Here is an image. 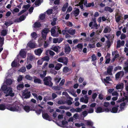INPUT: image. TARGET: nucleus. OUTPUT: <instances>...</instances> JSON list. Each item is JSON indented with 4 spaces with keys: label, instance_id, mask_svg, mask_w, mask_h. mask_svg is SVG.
I'll list each match as a JSON object with an SVG mask.
<instances>
[{
    "label": "nucleus",
    "instance_id": "1",
    "mask_svg": "<svg viewBox=\"0 0 128 128\" xmlns=\"http://www.w3.org/2000/svg\"><path fill=\"white\" fill-rule=\"evenodd\" d=\"M7 107V109L12 111L20 112L21 110V104L17 101H16L12 104H8Z\"/></svg>",
    "mask_w": 128,
    "mask_h": 128
},
{
    "label": "nucleus",
    "instance_id": "2",
    "mask_svg": "<svg viewBox=\"0 0 128 128\" xmlns=\"http://www.w3.org/2000/svg\"><path fill=\"white\" fill-rule=\"evenodd\" d=\"M52 80V78L50 76L45 77L43 79L44 84L46 86L52 87L53 84L51 81Z\"/></svg>",
    "mask_w": 128,
    "mask_h": 128
},
{
    "label": "nucleus",
    "instance_id": "3",
    "mask_svg": "<svg viewBox=\"0 0 128 128\" xmlns=\"http://www.w3.org/2000/svg\"><path fill=\"white\" fill-rule=\"evenodd\" d=\"M49 32V29L47 28H44L42 32V37L44 40H46L47 34Z\"/></svg>",
    "mask_w": 128,
    "mask_h": 128
},
{
    "label": "nucleus",
    "instance_id": "4",
    "mask_svg": "<svg viewBox=\"0 0 128 128\" xmlns=\"http://www.w3.org/2000/svg\"><path fill=\"white\" fill-rule=\"evenodd\" d=\"M113 66H109L107 68V71L104 72V74L105 75H112V72L113 69Z\"/></svg>",
    "mask_w": 128,
    "mask_h": 128
},
{
    "label": "nucleus",
    "instance_id": "5",
    "mask_svg": "<svg viewBox=\"0 0 128 128\" xmlns=\"http://www.w3.org/2000/svg\"><path fill=\"white\" fill-rule=\"evenodd\" d=\"M42 117L44 119L50 121L52 120L51 118L47 113H44L42 114Z\"/></svg>",
    "mask_w": 128,
    "mask_h": 128
},
{
    "label": "nucleus",
    "instance_id": "6",
    "mask_svg": "<svg viewBox=\"0 0 128 128\" xmlns=\"http://www.w3.org/2000/svg\"><path fill=\"white\" fill-rule=\"evenodd\" d=\"M124 74V72L123 71H120L117 72L115 75V78L116 80H118L119 77L122 78Z\"/></svg>",
    "mask_w": 128,
    "mask_h": 128
},
{
    "label": "nucleus",
    "instance_id": "7",
    "mask_svg": "<svg viewBox=\"0 0 128 128\" xmlns=\"http://www.w3.org/2000/svg\"><path fill=\"white\" fill-rule=\"evenodd\" d=\"M10 87H7L6 85H4L1 87V89L4 92V93L5 94H7L8 93V90Z\"/></svg>",
    "mask_w": 128,
    "mask_h": 128
},
{
    "label": "nucleus",
    "instance_id": "8",
    "mask_svg": "<svg viewBox=\"0 0 128 128\" xmlns=\"http://www.w3.org/2000/svg\"><path fill=\"white\" fill-rule=\"evenodd\" d=\"M29 106L30 107V110L34 111L35 109L37 108L38 105H35V104L30 102L29 104Z\"/></svg>",
    "mask_w": 128,
    "mask_h": 128
},
{
    "label": "nucleus",
    "instance_id": "9",
    "mask_svg": "<svg viewBox=\"0 0 128 128\" xmlns=\"http://www.w3.org/2000/svg\"><path fill=\"white\" fill-rule=\"evenodd\" d=\"M30 92L29 91H27L26 92H23L22 94V96H24V98H29L30 96Z\"/></svg>",
    "mask_w": 128,
    "mask_h": 128
},
{
    "label": "nucleus",
    "instance_id": "10",
    "mask_svg": "<svg viewBox=\"0 0 128 128\" xmlns=\"http://www.w3.org/2000/svg\"><path fill=\"white\" fill-rule=\"evenodd\" d=\"M26 16L23 15L20 16L18 19H16L14 20V22H19L24 20L26 18Z\"/></svg>",
    "mask_w": 128,
    "mask_h": 128
},
{
    "label": "nucleus",
    "instance_id": "11",
    "mask_svg": "<svg viewBox=\"0 0 128 128\" xmlns=\"http://www.w3.org/2000/svg\"><path fill=\"white\" fill-rule=\"evenodd\" d=\"M19 54L22 58H25L26 56L25 52L22 49L21 50Z\"/></svg>",
    "mask_w": 128,
    "mask_h": 128
},
{
    "label": "nucleus",
    "instance_id": "12",
    "mask_svg": "<svg viewBox=\"0 0 128 128\" xmlns=\"http://www.w3.org/2000/svg\"><path fill=\"white\" fill-rule=\"evenodd\" d=\"M71 49L68 44L66 45L64 47L65 52L66 54H69L70 52Z\"/></svg>",
    "mask_w": 128,
    "mask_h": 128
},
{
    "label": "nucleus",
    "instance_id": "13",
    "mask_svg": "<svg viewBox=\"0 0 128 128\" xmlns=\"http://www.w3.org/2000/svg\"><path fill=\"white\" fill-rule=\"evenodd\" d=\"M34 83L38 84H41L42 83V81L40 79L36 77L35 76H34Z\"/></svg>",
    "mask_w": 128,
    "mask_h": 128
},
{
    "label": "nucleus",
    "instance_id": "14",
    "mask_svg": "<svg viewBox=\"0 0 128 128\" xmlns=\"http://www.w3.org/2000/svg\"><path fill=\"white\" fill-rule=\"evenodd\" d=\"M95 112L97 113L104 112V110H103V108H102L101 107H98L96 108Z\"/></svg>",
    "mask_w": 128,
    "mask_h": 128
},
{
    "label": "nucleus",
    "instance_id": "15",
    "mask_svg": "<svg viewBox=\"0 0 128 128\" xmlns=\"http://www.w3.org/2000/svg\"><path fill=\"white\" fill-rule=\"evenodd\" d=\"M111 31V29L110 27L107 26L105 27L103 30V32L104 33H106L108 32H110Z\"/></svg>",
    "mask_w": 128,
    "mask_h": 128
},
{
    "label": "nucleus",
    "instance_id": "16",
    "mask_svg": "<svg viewBox=\"0 0 128 128\" xmlns=\"http://www.w3.org/2000/svg\"><path fill=\"white\" fill-rule=\"evenodd\" d=\"M42 51L43 50L41 48H40L37 49L36 50H35L34 52L36 55L40 56L41 55Z\"/></svg>",
    "mask_w": 128,
    "mask_h": 128
},
{
    "label": "nucleus",
    "instance_id": "17",
    "mask_svg": "<svg viewBox=\"0 0 128 128\" xmlns=\"http://www.w3.org/2000/svg\"><path fill=\"white\" fill-rule=\"evenodd\" d=\"M8 104L5 105L3 104H0V110H3L6 109H7Z\"/></svg>",
    "mask_w": 128,
    "mask_h": 128
},
{
    "label": "nucleus",
    "instance_id": "18",
    "mask_svg": "<svg viewBox=\"0 0 128 128\" xmlns=\"http://www.w3.org/2000/svg\"><path fill=\"white\" fill-rule=\"evenodd\" d=\"M61 79V78L60 77L58 76H56L54 78V80L56 84H58Z\"/></svg>",
    "mask_w": 128,
    "mask_h": 128
},
{
    "label": "nucleus",
    "instance_id": "19",
    "mask_svg": "<svg viewBox=\"0 0 128 128\" xmlns=\"http://www.w3.org/2000/svg\"><path fill=\"white\" fill-rule=\"evenodd\" d=\"M119 107L118 105L116 106L113 107L110 110L111 112L113 113H116L117 112L118 110V108Z\"/></svg>",
    "mask_w": 128,
    "mask_h": 128
},
{
    "label": "nucleus",
    "instance_id": "20",
    "mask_svg": "<svg viewBox=\"0 0 128 128\" xmlns=\"http://www.w3.org/2000/svg\"><path fill=\"white\" fill-rule=\"evenodd\" d=\"M12 92V88L10 87L8 90V93H9L10 96L11 97H13L14 95V93Z\"/></svg>",
    "mask_w": 128,
    "mask_h": 128
},
{
    "label": "nucleus",
    "instance_id": "21",
    "mask_svg": "<svg viewBox=\"0 0 128 128\" xmlns=\"http://www.w3.org/2000/svg\"><path fill=\"white\" fill-rule=\"evenodd\" d=\"M67 32L71 35H74L76 32L75 30H67Z\"/></svg>",
    "mask_w": 128,
    "mask_h": 128
},
{
    "label": "nucleus",
    "instance_id": "22",
    "mask_svg": "<svg viewBox=\"0 0 128 128\" xmlns=\"http://www.w3.org/2000/svg\"><path fill=\"white\" fill-rule=\"evenodd\" d=\"M62 66V64L58 63L55 66V69L56 70H58L60 69Z\"/></svg>",
    "mask_w": 128,
    "mask_h": 128
},
{
    "label": "nucleus",
    "instance_id": "23",
    "mask_svg": "<svg viewBox=\"0 0 128 128\" xmlns=\"http://www.w3.org/2000/svg\"><path fill=\"white\" fill-rule=\"evenodd\" d=\"M80 12V10L78 8H77L74 11L73 13L74 16L75 17L77 16L79 14Z\"/></svg>",
    "mask_w": 128,
    "mask_h": 128
},
{
    "label": "nucleus",
    "instance_id": "24",
    "mask_svg": "<svg viewBox=\"0 0 128 128\" xmlns=\"http://www.w3.org/2000/svg\"><path fill=\"white\" fill-rule=\"evenodd\" d=\"M28 45L29 47L31 48H34L36 47L35 44L33 42H29L28 44Z\"/></svg>",
    "mask_w": 128,
    "mask_h": 128
},
{
    "label": "nucleus",
    "instance_id": "25",
    "mask_svg": "<svg viewBox=\"0 0 128 128\" xmlns=\"http://www.w3.org/2000/svg\"><path fill=\"white\" fill-rule=\"evenodd\" d=\"M104 10L106 11H108L110 12H112L113 11V10L111 8L108 6H106L104 8Z\"/></svg>",
    "mask_w": 128,
    "mask_h": 128
},
{
    "label": "nucleus",
    "instance_id": "26",
    "mask_svg": "<svg viewBox=\"0 0 128 128\" xmlns=\"http://www.w3.org/2000/svg\"><path fill=\"white\" fill-rule=\"evenodd\" d=\"M23 109L27 112H28L30 110L29 106L26 105L23 106Z\"/></svg>",
    "mask_w": 128,
    "mask_h": 128
},
{
    "label": "nucleus",
    "instance_id": "27",
    "mask_svg": "<svg viewBox=\"0 0 128 128\" xmlns=\"http://www.w3.org/2000/svg\"><path fill=\"white\" fill-rule=\"evenodd\" d=\"M45 40L42 37V38L40 37L38 40V42L39 43V45L40 46H42V45L43 43L45 41Z\"/></svg>",
    "mask_w": 128,
    "mask_h": 128
},
{
    "label": "nucleus",
    "instance_id": "28",
    "mask_svg": "<svg viewBox=\"0 0 128 128\" xmlns=\"http://www.w3.org/2000/svg\"><path fill=\"white\" fill-rule=\"evenodd\" d=\"M18 65V63L17 61L15 60H14L11 64V66L12 67H16Z\"/></svg>",
    "mask_w": 128,
    "mask_h": 128
},
{
    "label": "nucleus",
    "instance_id": "29",
    "mask_svg": "<svg viewBox=\"0 0 128 128\" xmlns=\"http://www.w3.org/2000/svg\"><path fill=\"white\" fill-rule=\"evenodd\" d=\"M123 86L124 84L123 83L118 84L116 86V88L117 90L122 89L123 88Z\"/></svg>",
    "mask_w": 128,
    "mask_h": 128
},
{
    "label": "nucleus",
    "instance_id": "30",
    "mask_svg": "<svg viewBox=\"0 0 128 128\" xmlns=\"http://www.w3.org/2000/svg\"><path fill=\"white\" fill-rule=\"evenodd\" d=\"M56 28V26H54V28H52L51 29L50 32L51 33V35L54 37V36L55 35V33L56 32V30H55V29H54V28Z\"/></svg>",
    "mask_w": 128,
    "mask_h": 128
},
{
    "label": "nucleus",
    "instance_id": "31",
    "mask_svg": "<svg viewBox=\"0 0 128 128\" xmlns=\"http://www.w3.org/2000/svg\"><path fill=\"white\" fill-rule=\"evenodd\" d=\"M63 63L66 66L68 62V59L66 57H63Z\"/></svg>",
    "mask_w": 128,
    "mask_h": 128
},
{
    "label": "nucleus",
    "instance_id": "32",
    "mask_svg": "<svg viewBox=\"0 0 128 128\" xmlns=\"http://www.w3.org/2000/svg\"><path fill=\"white\" fill-rule=\"evenodd\" d=\"M35 28H39L41 26V25L40 22H36L34 24Z\"/></svg>",
    "mask_w": 128,
    "mask_h": 128
},
{
    "label": "nucleus",
    "instance_id": "33",
    "mask_svg": "<svg viewBox=\"0 0 128 128\" xmlns=\"http://www.w3.org/2000/svg\"><path fill=\"white\" fill-rule=\"evenodd\" d=\"M60 86H53L52 88V89L54 90H60V89L62 88V87H60Z\"/></svg>",
    "mask_w": 128,
    "mask_h": 128
},
{
    "label": "nucleus",
    "instance_id": "34",
    "mask_svg": "<svg viewBox=\"0 0 128 128\" xmlns=\"http://www.w3.org/2000/svg\"><path fill=\"white\" fill-rule=\"evenodd\" d=\"M12 81L10 79H8L6 80V83L8 85H10L12 84Z\"/></svg>",
    "mask_w": 128,
    "mask_h": 128
},
{
    "label": "nucleus",
    "instance_id": "35",
    "mask_svg": "<svg viewBox=\"0 0 128 128\" xmlns=\"http://www.w3.org/2000/svg\"><path fill=\"white\" fill-rule=\"evenodd\" d=\"M111 80V79L110 77V76H107L106 77V79L104 78V82L106 83H109V82L108 81H110Z\"/></svg>",
    "mask_w": 128,
    "mask_h": 128
},
{
    "label": "nucleus",
    "instance_id": "36",
    "mask_svg": "<svg viewBox=\"0 0 128 128\" xmlns=\"http://www.w3.org/2000/svg\"><path fill=\"white\" fill-rule=\"evenodd\" d=\"M25 78H26L27 80H30L32 81H33L32 78V77L30 76L29 75H26L25 77Z\"/></svg>",
    "mask_w": 128,
    "mask_h": 128
},
{
    "label": "nucleus",
    "instance_id": "37",
    "mask_svg": "<svg viewBox=\"0 0 128 128\" xmlns=\"http://www.w3.org/2000/svg\"><path fill=\"white\" fill-rule=\"evenodd\" d=\"M14 23L12 21H9V22H6L4 24L6 26H9L11 25V24H13Z\"/></svg>",
    "mask_w": 128,
    "mask_h": 128
},
{
    "label": "nucleus",
    "instance_id": "38",
    "mask_svg": "<svg viewBox=\"0 0 128 128\" xmlns=\"http://www.w3.org/2000/svg\"><path fill=\"white\" fill-rule=\"evenodd\" d=\"M7 34V31L6 30H3L1 32V35L3 36H6Z\"/></svg>",
    "mask_w": 128,
    "mask_h": 128
},
{
    "label": "nucleus",
    "instance_id": "39",
    "mask_svg": "<svg viewBox=\"0 0 128 128\" xmlns=\"http://www.w3.org/2000/svg\"><path fill=\"white\" fill-rule=\"evenodd\" d=\"M24 87V84H18L17 86V88L18 90H20V88H23Z\"/></svg>",
    "mask_w": 128,
    "mask_h": 128
},
{
    "label": "nucleus",
    "instance_id": "40",
    "mask_svg": "<svg viewBox=\"0 0 128 128\" xmlns=\"http://www.w3.org/2000/svg\"><path fill=\"white\" fill-rule=\"evenodd\" d=\"M41 4L40 0H36L34 2L35 4L38 6H40Z\"/></svg>",
    "mask_w": 128,
    "mask_h": 128
},
{
    "label": "nucleus",
    "instance_id": "41",
    "mask_svg": "<svg viewBox=\"0 0 128 128\" xmlns=\"http://www.w3.org/2000/svg\"><path fill=\"white\" fill-rule=\"evenodd\" d=\"M49 59V57L48 56H45L42 58L43 61H46L47 62H48Z\"/></svg>",
    "mask_w": 128,
    "mask_h": 128
},
{
    "label": "nucleus",
    "instance_id": "42",
    "mask_svg": "<svg viewBox=\"0 0 128 128\" xmlns=\"http://www.w3.org/2000/svg\"><path fill=\"white\" fill-rule=\"evenodd\" d=\"M44 42V48H46L48 47V45H49V42L48 41H45Z\"/></svg>",
    "mask_w": 128,
    "mask_h": 128
},
{
    "label": "nucleus",
    "instance_id": "43",
    "mask_svg": "<svg viewBox=\"0 0 128 128\" xmlns=\"http://www.w3.org/2000/svg\"><path fill=\"white\" fill-rule=\"evenodd\" d=\"M76 47L82 50L83 47V45L82 44H78Z\"/></svg>",
    "mask_w": 128,
    "mask_h": 128
},
{
    "label": "nucleus",
    "instance_id": "44",
    "mask_svg": "<svg viewBox=\"0 0 128 128\" xmlns=\"http://www.w3.org/2000/svg\"><path fill=\"white\" fill-rule=\"evenodd\" d=\"M69 70L70 69L68 67L65 66L64 68L63 71L65 73H66L68 72Z\"/></svg>",
    "mask_w": 128,
    "mask_h": 128
},
{
    "label": "nucleus",
    "instance_id": "45",
    "mask_svg": "<svg viewBox=\"0 0 128 128\" xmlns=\"http://www.w3.org/2000/svg\"><path fill=\"white\" fill-rule=\"evenodd\" d=\"M86 124L87 126H92L93 125V124L92 122L91 121L86 120Z\"/></svg>",
    "mask_w": 128,
    "mask_h": 128
},
{
    "label": "nucleus",
    "instance_id": "46",
    "mask_svg": "<svg viewBox=\"0 0 128 128\" xmlns=\"http://www.w3.org/2000/svg\"><path fill=\"white\" fill-rule=\"evenodd\" d=\"M42 110L41 109H35V110L34 111H35L36 113L38 114H40L41 113V112Z\"/></svg>",
    "mask_w": 128,
    "mask_h": 128
},
{
    "label": "nucleus",
    "instance_id": "47",
    "mask_svg": "<svg viewBox=\"0 0 128 128\" xmlns=\"http://www.w3.org/2000/svg\"><path fill=\"white\" fill-rule=\"evenodd\" d=\"M94 6V2L91 3H89L86 6V8L90 7L92 6Z\"/></svg>",
    "mask_w": 128,
    "mask_h": 128
},
{
    "label": "nucleus",
    "instance_id": "48",
    "mask_svg": "<svg viewBox=\"0 0 128 128\" xmlns=\"http://www.w3.org/2000/svg\"><path fill=\"white\" fill-rule=\"evenodd\" d=\"M92 61L94 62L97 59L96 56L94 54H93L91 56Z\"/></svg>",
    "mask_w": 128,
    "mask_h": 128
},
{
    "label": "nucleus",
    "instance_id": "49",
    "mask_svg": "<svg viewBox=\"0 0 128 128\" xmlns=\"http://www.w3.org/2000/svg\"><path fill=\"white\" fill-rule=\"evenodd\" d=\"M46 15L44 14H41L40 15V19L42 20H44L45 18Z\"/></svg>",
    "mask_w": 128,
    "mask_h": 128
},
{
    "label": "nucleus",
    "instance_id": "50",
    "mask_svg": "<svg viewBox=\"0 0 128 128\" xmlns=\"http://www.w3.org/2000/svg\"><path fill=\"white\" fill-rule=\"evenodd\" d=\"M37 34L35 32H32L31 34V36L32 38H36L37 37Z\"/></svg>",
    "mask_w": 128,
    "mask_h": 128
},
{
    "label": "nucleus",
    "instance_id": "51",
    "mask_svg": "<svg viewBox=\"0 0 128 128\" xmlns=\"http://www.w3.org/2000/svg\"><path fill=\"white\" fill-rule=\"evenodd\" d=\"M95 44L94 43H93L92 44H88V46L90 48H95L96 47Z\"/></svg>",
    "mask_w": 128,
    "mask_h": 128
},
{
    "label": "nucleus",
    "instance_id": "52",
    "mask_svg": "<svg viewBox=\"0 0 128 128\" xmlns=\"http://www.w3.org/2000/svg\"><path fill=\"white\" fill-rule=\"evenodd\" d=\"M26 11V10L24 9L21 11L18 14V16H20L22 14L24 13V12H25Z\"/></svg>",
    "mask_w": 128,
    "mask_h": 128
},
{
    "label": "nucleus",
    "instance_id": "53",
    "mask_svg": "<svg viewBox=\"0 0 128 128\" xmlns=\"http://www.w3.org/2000/svg\"><path fill=\"white\" fill-rule=\"evenodd\" d=\"M30 6L29 4H28L26 5H24L23 6L22 8H25V9L26 10L30 7Z\"/></svg>",
    "mask_w": 128,
    "mask_h": 128
},
{
    "label": "nucleus",
    "instance_id": "54",
    "mask_svg": "<svg viewBox=\"0 0 128 128\" xmlns=\"http://www.w3.org/2000/svg\"><path fill=\"white\" fill-rule=\"evenodd\" d=\"M56 18H54L53 19V21L51 22V24L52 26H54L56 25Z\"/></svg>",
    "mask_w": 128,
    "mask_h": 128
},
{
    "label": "nucleus",
    "instance_id": "55",
    "mask_svg": "<svg viewBox=\"0 0 128 128\" xmlns=\"http://www.w3.org/2000/svg\"><path fill=\"white\" fill-rule=\"evenodd\" d=\"M58 47L59 46H56L52 48V50L55 52H57L58 50Z\"/></svg>",
    "mask_w": 128,
    "mask_h": 128
},
{
    "label": "nucleus",
    "instance_id": "56",
    "mask_svg": "<svg viewBox=\"0 0 128 128\" xmlns=\"http://www.w3.org/2000/svg\"><path fill=\"white\" fill-rule=\"evenodd\" d=\"M23 77L22 75H20L18 77L17 81L18 82H20L22 81V80Z\"/></svg>",
    "mask_w": 128,
    "mask_h": 128
},
{
    "label": "nucleus",
    "instance_id": "57",
    "mask_svg": "<svg viewBox=\"0 0 128 128\" xmlns=\"http://www.w3.org/2000/svg\"><path fill=\"white\" fill-rule=\"evenodd\" d=\"M46 71H44L43 72V74H40V76L42 78H44L46 76Z\"/></svg>",
    "mask_w": 128,
    "mask_h": 128
},
{
    "label": "nucleus",
    "instance_id": "58",
    "mask_svg": "<svg viewBox=\"0 0 128 128\" xmlns=\"http://www.w3.org/2000/svg\"><path fill=\"white\" fill-rule=\"evenodd\" d=\"M120 17L121 16H118L117 17H115V20L116 22H118L120 20Z\"/></svg>",
    "mask_w": 128,
    "mask_h": 128
},
{
    "label": "nucleus",
    "instance_id": "59",
    "mask_svg": "<svg viewBox=\"0 0 128 128\" xmlns=\"http://www.w3.org/2000/svg\"><path fill=\"white\" fill-rule=\"evenodd\" d=\"M20 11L19 9L18 8H14L13 10V12H12L13 14H14V12H19Z\"/></svg>",
    "mask_w": 128,
    "mask_h": 128
},
{
    "label": "nucleus",
    "instance_id": "60",
    "mask_svg": "<svg viewBox=\"0 0 128 128\" xmlns=\"http://www.w3.org/2000/svg\"><path fill=\"white\" fill-rule=\"evenodd\" d=\"M122 69V67L120 66H118L115 67L114 69V71H116L118 70H120Z\"/></svg>",
    "mask_w": 128,
    "mask_h": 128
},
{
    "label": "nucleus",
    "instance_id": "61",
    "mask_svg": "<svg viewBox=\"0 0 128 128\" xmlns=\"http://www.w3.org/2000/svg\"><path fill=\"white\" fill-rule=\"evenodd\" d=\"M120 40H118L117 42V48H119L121 46Z\"/></svg>",
    "mask_w": 128,
    "mask_h": 128
},
{
    "label": "nucleus",
    "instance_id": "62",
    "mask_svg": "<svg viewBox=\"0 0 128 128\" xmlns=\"http://www.w3.org/2000/svg\"><path fill=\"white\" fill-rule=\"evenodd\" d=\"M52 9H49L46 11V12L48 14L50 15L52 13Z\"/></svg>",
    "mask_w": 128,
    "mask_h": 128
},
{
    "label": "nucleus",
    "instance_id": "63",
    "mask_svg": "<svg viewBox=\"0 0 128 128\" xmlns=\"http://www.w3.org/2000/svg\"><path fill=\"white\" fill-rule=\"evenodd\" d=\"M63 57H61L58 58L57 60L58 61L62 63L63 62Z\"/></svg>",
    "mask_w": 128,
    "mask_h": 128
},
{
    "label": "nucleus",
    "instance_id": "64",
    "mask_svg": "<svg viewBox=\"0 0 128 128\" xmlns=\"http://www.w3.org/2000/svg\"><path fill=\"white\" fill-rule=\"evenodd\" d=\"M65 82V80L64 79H62L60 82L59 85L60 86H63Z\"/></svg>",
    "mask_w": 128,
    "mask_h": 128
}]
</instances>
